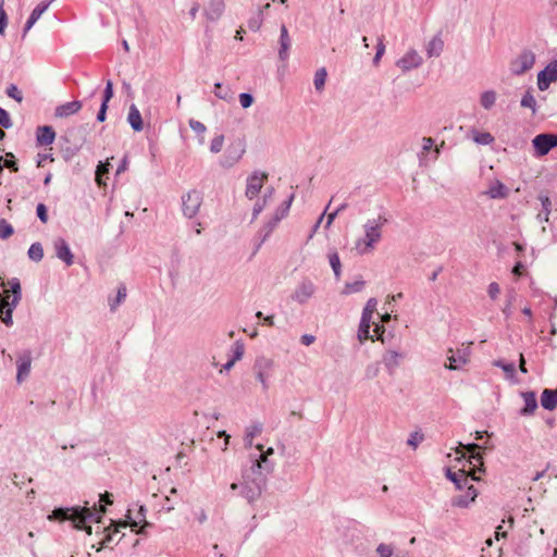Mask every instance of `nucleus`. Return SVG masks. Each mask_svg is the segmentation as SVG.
<instances>
[{"label":"nucleus","instance_id":"2eb2a0df","mask_svg":"<svg viewBox=\"0 0 557 557\" xmlns=\"http://www.w3.org/2000/svg\"><path fill=\"white\" fill-rule=\"evenodd\" d=\"M223 11L224 0H209L205 9L206 15L210 21L219 20Z\"/></svg>","mask_w":557,"mask_h":557},{"label":"nucleus","instance_id":"5fc2aeb1","mask_svg":"<svg viewBox=\"0 0 557 557\" xmlns=\"http://www.w3.org/2000/svg\"><path fill=\"white\" fill-rule=\"evenodd\" d=\"M111 497H112V495L110 493L106 492L104 494H101L100 500L104 502L108 505H111L112 504Z\"/></svg>","mask_w":557,"mask_h":557},{"label":"nucleus","instance_id":"c756f323","mask_svg":"<svg viewBox=\"0 0 557 557\" xmlns=\"http://www.w3.org/2000/svg\"><path fill=\"white\" fill-rule=\"evenodd\" d=\"M496 100V94L494 91H486L481 96V103L484 108L490 109Z\"/></svg>","mask_w":557,"mask_h":557},{"label":"nucleus","instance_id":"f3484780","mask_svg":"<svg viewBox=\"0 0 557 557\" xmlns=\"http://www.w3.org/2000/svg\"><path fill=\"white\" fill-rule=\"evenodd\" d=\"M32 358L29 354L21 356L17 360V382H22L26 379L30 372Z\"/></svg>","mask_w":557,"mask_h":557},{"label":"nucleus","instance_id":"ea45409f","mask_svg":"<svg viewBox=\"0 0 557 557\" xmlns=\"http://www.w3.org/2000/svg\"><path fill=\"white\" fill-rule=\"evenodd\" d=\"M0 125L5 128L11 127V125H12L9 113L2 108H0Z\"/></svg>","mask_w":557,"mask_h":557},{"label":"nucleus","instance_id":"338daca9","mask_svg":"<svg viewBox=\"0 0 557 557\" xmlns=\"http://www.w3.org/2000/svg\"><path fill=\"white\" fill-rule=\"evenodd\" d=\"M261 210H262V207L259 205H256L253 208V216H257Z\"/></svg>","mask_w":557,"mask_h":557},{"label":"nucleus","instance_id":"0e129e2a","mask_svg":"<svg viewBox=\"0 0 557 557\" xmlns=\"http://www.w3.org/2000/svg\"><path fill=\"white\" fill-rule=\"evenodd\" d=\"M234 363H235V359H233V360L228 361L227 363H225V364L223 366V369L221 370V372H222L223 370L228 371V370L234 366Z\"/></svg>","mask_w":557,"mask_h":557},{"label":"nucleus","instance_id":"79ce46f5","mask_svg":"<svg viewBox=\"0 0 557 557\" xmlns=\"http://www.w3.org/2000/svg\"><path fill=\"white\" fill-rule=\"evenodd\" d=\"M126 297V287L121 286L117 290V296L115 302L111 305L112 309H115L117 305H120Z\"/></svg>","mask_w":557,"mask_h":557},{"label":"nucleus","instance_id":"8fccbe9b","mask_svg":"<svg viewBox=\"0 0 557 557\" xmlns=\"http://www.w3.org/2000/svg\"><path fill=\"white\" fill-rule=\"evenodd\" d=\"M499 292H500V288H499L498 284L493 283V284L490 285L488 293H490L492 298H496L497 295L499 294Z\"/></svg>","mask_w":557,"mask_h":557},{"label":"nucleus","instance_id":"58836bf2","mask_svg":"<svg viewBox=\"0 0 557 557\" xmlns=\"http://www.w3.org/2000/svg\"><path fill=\"white\" fill-rule=\"evenodd\" d=\"M521 104L525 108H530L532 110L535 109L536 101L531 94H525L521 100Z\"/></svg>","mask_w":557,"mask_h":557},{"label":"nucleus","instance_id":"cd10ccee","mask_svg":"<svg viewBox=\"0 0 557 557\" xmlns=\"http://www.w3.org/2000/svg\"><path fill=\"white\" fill-rule=\"evenodd\" d=\"M214 95L222 100H230L232 98L231 89L222 88L220 83L214 85Z\"/></svg>","mask_w":557,"mask_h":557},{"label":"nucleus","instance_id":"a878e982","mask_svg":"<svg viewBox=\"0 0 557 557\" xmlns=\"http://www.w3.org/2000/svg\"><path fill=\"white\" fill-rule=\"evenodd\" d=\"M326 70L324 67L319 69L314 74V87L318 91L323 90L326 81Z\"/></svg>","mask_w":557,"mask_h":557},{"label":"nucleus","instance_id":"49530a36","mask_svg":"<svg viewBox=\"0 0 557 557\" xmlns=\"http://www.w3.org/2000/svg\"><path fill=\"white\" fill-rule=\"evenodd\" d=\"M37 215L44 223L48 221L47 209L44 203L37 206Z\"/></svg>","mask_w":557,"mask_h":557},{"label":"nucleus","instance_id":"774afa93","mask_svg":"<svg viewBox=\"0 0 557 557\" xmlns=\"http://www.w3.org/2000/svg\"><path fill=\"white\" fill-rule=\"evenodd\" d=\"M48 159V156H42L40 157V159L38 160V163L37 165L38 166H44V162Z\"/></svg>","mask_w":557,"mask_h":557},{"label":"nucleus","instance_id":"c85d7f7f","mask_svg":"<svg viewBox=\"0 0 557 557\" xmlns=\"http://www.w3.org/2000/svg\"><path fill=\"white\" fill-rule=\"evenodd\" d=\"M189 126L198 135H201L200 143L202 144L203 140H205L203 135H205V133L207 131V127L205 126V124L199 122V121H196V120L191 119V120H189Z\"/></svg>","mask_w":557,"mask_h":557},{"label":"nucleus","instance_id":"09e8293b","mask_svg":"<svg viewBox=\"0 0 557 557\" xmlns=\"http://www.w3.org/2000/svg\"><path fill=\"white\" fill-rule=\"evenodd\" d=\"M462 360H457L454 356L448 357V363L446 367L451 370H456L460 368V364L462 363Z\"/></svg>","mask_w":557,"mask_h":557},{"label":"nucleus","instance_id":"9d476101","mask_svg":"<svg viewBox=\"0 0 557 557\" xmlns=\"http://www.w3.org/2000/svg\"><path fill=\"white\" fill-rule=\"evenodd\" d=\"M314 290L313 283L305 280L296 287L293 298L300 304L306 302L314 294Z\"/></svg>","mask_w":557,"mask_h":557},{"label":"nucleus","instance_id":"052dcab7","mask_svg":"<svg viewBox=\"0 0 557 557\" xmlns=\"http://www.w3.org/2000/svg\"><path fill=\"white\" fill-rule=\"evenodd\" d=\"M339 210H341V209H338L336 212L330 213V214L327 215V220H326V223H325V228H327V227L331 225V223H332V221H333L334 216L336 215V213H337Z\"/></svg>","mask_w":557,"mask_h":557},{"label":"nucleus","instance_id":"2f4dec72","mask_svg":"<svg viewBox=\"0 0 557 557\" xmlns=\"http://www.w3.org/2000/svg\"><path fill=\"white\" fill-rule=\"evenodd\" d=\"M525 400V407L523 409V412L525 413H532L536 409V399L533 394H528L524 396Z\"/></svg>","mask_w":557,"mask_h":557},{"label":"nucleus","instance_id":"1a4fd4ad","mask_svg":"<svg viewBox=\"0 0 557 557\" xmlns=\"http://www.w3.org/2000/svg\"><path fill=\"white\" fill-rule=\"evenodd\" d=\"M267 180L268 175L265 173L252 174L247 182L246 196L249 199H253L256 196H258Z\"/></svg>","mask_w":557,"mask_h":557},{"label":"nucleus","instance_id":"f257e3e1","mask_svg":"<svg viewBox=\"0 0 557 557\" xmlns=\"http://www.w3.org/2000/svg\"><path fill=\"white\" fill-rule=\"evenodd\" d=\"M467 453L457 460L454 470L448 472V476L460 488L468 486V492L459 496V506H467L478 496L476 484L480 482L483 460L476 451L478 445L471 444L466 447Z\"/></svg>","mask_w":557,"mask_h":557},{"label":"nucleus","instance_id":"bb28decb","mask_svg":"<svg viewBox=\"0 0 557 557\" xmlns=\"http://www.w3.org/2000/svg\"><path fill=\"white\" fill-rule=\"evenodd\" d=\"M28 257L34 261H40L44 258V249L39 243L33 244L28 249Z\"/></svg>","mask_w":557,"mask_h":557},{"label":"nucleus","instance_id":"6e6d98bb","mask_svg":"<svg viewBox=\"0 0 557 557\" xmlns=\"http://www.w3.org/2000/svg\"><path fill=\"white\" fill-rule=\"evenodd\" d=\"M257 377L260 381V383L263 385V388H268L265 374L260 371V372H258Z\"/></svg>","mask_w":557,"mask_h":557},{"label":"nucleus","instance_id":"c9c22d12","mask_svg":"<svg viewBox=\"0 0 557 557\" xmlns=\"http://www.w3.org/2000/svg\"><path fill=\"white\" fill-rule=\"evenodd\" d=\"M7 95L16 100L17 102H22L23 100V95L21 92V90L17 88V86L15 85H10L8 88H7Z\"/></svg>","mask_w":557,"mask_h":557},{"label":"nucleus","instance_id":"de8ad7c7","mask_svg":"<svg viewBox=\"0 0 557 557\" xmlns=\"http://www.w3.org/2000/svg\"><path fill=\"white\" fill-rule=\"evenodd\" d=\"M261 433V426L259 425H253L251 426L248 432H247V437L249 438V444L252 443V438L256 436V435H259Z\"/></svg>","mask_w":557,"mask_h":557},{"label":"nucleus","instance_id":"a211bd4d","mask_svg":"<svg viewBox=\"0 0 557 557\" xmlns=\"http://www.w3.org/2000/svg\"><path fill=\"white\" fill-rule=\"evenodd\" d=\"M292 46V40L288 34V30L285 25L281 26V36H280V50L278 55L281 60H286L288 57V50Z\"/></svg>","mask_w":557,"mask_h":557},{"label":"nucleus","instance_id":"9b49d317","mask_svg":"<svg viewBox=\"0 0 557 557\" xmlns=\"http://www.w3.org/2000/svg\"><path fill=\"white\" fill-rule=\"evenodd\" d=\"M244 152H245V149L240 143L232 144L227 148V150L223 157L222 165L223 166H232L242 158Z\"/></svg>","mask_w":557,"mask_h":557},{"label":"nucleus","instance_id":"7c9ffc66","mask_svg":"<svg viewBox=\"0 0 557 557\" xmlns=\"http://www.w3.org/2000/svg\"><path fill=\"white\" fill-rule=\"evenodd\" d=\"M110 163L107 161L106 163H100L96 171V181L99 186L104 185L102 181V176L109 172Z\"/></svg>","mask_w":557,"mask_h":557},{"label":"nucleus","instance_id":"b1692460","mask_svg":"<svg viewBox=\"0 0 557 557\" xmlns=\"http://www.w3.org/2000/svg\"><path fill=\"white\" fill-rule=\"evenodd\" d=\"M472 138L480 145H491L494 141V137L488 132L484 131H473Z\"/></svg>","mask_w":557,"mask_h":557},{"label":"nucleus","instance_id":"ddd939ff","mask_svg":"<svg viewBox=\"0 0 557 557\" xmlns=\"http://www.w3.org/2000/svg\"><path fill=\"white\" fill-rule=\"evenodd\" d=\"M262 493L261 485L255 481L245 482L243 485L242 494L249 502H256Z\"/></svg>","mask_w":557,"mask_h":557},{"label":"nucleus","instance_id":"e2e57ef3","mask_svg":"<svg viewBox=\"0 0 557 557\" xmlns=\"http://www.w3.org/2000/svg\"><path fill=\"white\" fill-rule=\"evenodd\" d=\"M198 11H199V5H198V4H195V5L190 9V16H191L193 18H195V17H196V14L198 13Z\"/></svg>","mask_w":557,"mask_h":557},{"label":"nucleus","instance_id":"680f3d73","mask_svg":"<svg viewBox=\"0 0 557 557\" xmlns=\"http://www.w3.org/2000/svg\"><path fill=\"white\" fill-rule=\"evenodd\" d=\"M128 525L127 521H120L119 523L114 524V532H119V528H125Z\"/></svg>","mask_w":557,"mask_h":557},{"label":"nucleus","instance_id":"6e6552de","mask_svg":"<svg viewBox=\"0 0 557 557\" xmlns=\"http://www.w3.org/2000/svg\"><path fill=\"white\" fill-rule=\"evenodd\" d=\"M533 146L539 156H545L548 151L557 147V135L541 134L533 139Z\"/></svg>","mask_w":557,"mask_h":557},{"label":"nucleus","instance_id":"f8f14e48","mask_svg":"<svg viewBox=\"0 0 557 557\" xmlns=\"http://www.w3.org/2000/svg\"><path fill=\"white\" fill-rule=\"evenodd\" d=\"M57 257L63 260L67 265L73 264V253L70 250L69 245L63 238H58L53 243Z\"/></svg>","mask_w":557,"mask_h":557},{"label":"nucleus","instance_id":"4d7b16f0","mask_svg":"<svg viewBox=\"0 0 557 557\" xmlns=\"http://www.w3.org/2000/svg\"><path fill=\"white\" fill-rule=\"evenodd\" d=\"M456 488L458 490V495L456 496V502L457 504L459 505V496L461 494H466L468 492V486L467 485H463L461 488L459 486L456 485Z\"/></svg>","mask_w":557,"mask_h":557},{"label":"nucleus","instance_id":"39448f33","mask_svg":"<svg viewBox=\"0 0 557 557\" xmlns=\"http://www.w3.org/2000/svg\"><path fill=\"white\" fill-rule=\"evenodd\" d=\"M201 202L202 196L199 191H188L185 196H183L184 214L189 219L194 218L198 213Z\"/></svg>","mask_w":557,"mask_h":557},{"label":"nucleus","instance_id":"0eeeda50","mask_svg":"<svg viewBox=\"0 0 557 557\" xmlns=\"http://www.w3.org/2000/svg\"><path fill=\"white\" fill-rule=\"evenodd\" d=\"M557 81V61H553L537 74V87L540 90H546L552 83Z\"/></svg>","mask_w":557,"mask_h":557},{"label":"nucleus","instance_id":"6ab92c4d","mask_svg":"<svg viewBox=\"0 0 557 557\" xmlns=\"http://www.w3.org/2000/svg\"><path fill=\"white\" fill-rule=\"evenodd\" d=\"M55 139V132L51 126H39L37 128V141L39 145L49 146Z\"/></svg>","mask_w":557,"mask_h":557},{"label":"nucleus","instance_id":"5701e85b","mask_svg":"<svg viewBox=\"0 0 557 557\" xmlns=\"http://www.w3.org/2000/svg\"><path fill=\"white\" fill-rule=\"evenodd\" d=\"M49 2L45 3V2H41L39 3L32 12L27 23H26V26H25V33L28 32L33 25L40 18V16L47 11V9L49 8Z\"/></svg>","mask_w":557,"mask_h":557},{"label":"nucleus","instance_id":"69168bd1","mask_svg":"<svg viewBox=\"0 0 557 557\" xmlns=\"http://www.w3.org/2000/svg\"><path fill=\"white\" fill-rule=\"evenodd\" d=\"M264 322L268 324V325H273L274 323V317L273 315H268L264 318Z\"/></svg>","mask_w":557,"mask_h":557},{"label":"nucleus","instance_id":"dca6fc26","mask_svg":"<svg viewBox=\"0 0 557 557\" xmlns=\"http://www.w3.org/2000/svg\"><path fill=\"white\" fill-rule=\"evenodd\" d=\"M8 286L9 288L8 289H4V296L1 295V298H7L8 300L10 299V293L13 294V298L11 300V305L12 307H16L20 299H21V283L18 281V278H12L10 281H8Z\"/></svg>","mask_w":557,"mask_h":557},{"label":"nucleus","instance_id":"20e7f679","mask_svg":"<svg viewBox=\"0 0 557 557\" xmlns=\"http://www.w3.org/2000/svg\"><path fill=\"white\" fill-rule=\"evenodd\" d=\"M384 222H385V220L384 221L379 220L374 224H371L367 227L364 239H362L356 244V249L360 253H364L366 251H368L372 247V245L380 239L381 227Z\"/></svg>","mask_w":557,"mask_h":557},{"label":"nucleus","instance_id":"c03bdc74","mask_svg":"<svg viewBox=\"0 0 557 557\" xmlns=\"http://www.w3.org/2000/svg\"><path fill=\"white\" fill-rule=\"evenodd\" d=\"M380 557H393V549L391 546L382 544L377 548Z\"/></svg>","mask_w":557,"mask_h":557},{"label":"nucleus","instance_id":"aec40b11","mask_svg":"<svg viewBox=\"0 0 557 557\" xmlns=\"http://www.w3.org/2000/svg\"><path fill=\"white\" fill-rule=\"evenodd\" d=\"M127 122L135 132H140L144 128L141 114L135 104L129 107Z\"/></svg>","mask_w":557,"mask_h":557},{"label":"nucleus","instance_id":"37998d69","mask_svg":"<svg viewBox=\"0 0 557 557\" xmlns=\"http://www.w3.org/2000/svg\"><path fill=\"white\" fill-rule=\"evenodd\" d=\"M7 13L3 9V3L0 2V34H4L7 27Z\"/></svg>","mask_w":557,"mask_h":557},{"label":"nucleus","instance_id":"4be33fe9","mask_svg":"<svg viewBox=\"0 0 557 557\" xmlns=\"http://www.w3.org/2000/svg\"><path fill=\"white\" fill-rule=\"evenodd\" d=\"M541 405L548 410L557 407V391L544 389L541 396Z\"/></svg>","mask_w":557,"mask_h":557},{"label":"nucleus","instance_id":"f704fd0d","mask_svg":"<svg viewBox=\"0 0 557 557\" xmlns=\"http://www.w3.org/2000/svg\"><path fill=\"white\" fill-rule=\"evenodd\" d=\"M5 157L7 158L2 163L3 168L10 169L12 172H17L18 166L16 161L14 160V154L12 152H8Z\"/></svg>","mask_w":557,"mask_h":557},{"label":"nucleus","instance_id":"72a5a7b5","mask_svg":"<svg viewBox=\"0 0 557 557\" xmlns=\"http://www.w3.org/2000/svg\"><path fill=\"white\" fill-rule=\"evenodd\" d=\"M329 259H330V264L335 273V276L338 278L339 277V274H341V261H339V257L337 253H331L329 256Z\"/></svg>","mask_w":557,"mask_h":557},{"label":"nucleus","instance_id":"bf43d9fd","mask_svg":"<svg viewBox=\"0 0 557 557\" xmlns=\"http://www.w3.org/2000/svg\"><path fill=\"white\" fill-rule=\"evenodd\" d=\"M218 436H219V437H224V440H225V446H227V444H228V440H230V435H228L225 431H220V432L218 433ZM223 449L225 450V449H226V447H224Z\"/></svg>","mask_w":557,"mask_h":557},{"label":"nucleus","instance_id":"412c9836","mask_svg":"<svg viewBox=\"0 0 557 557\" xmlns=\"http://www.w3.org/2000/svg\"><path fill=\"white\" fill-rule=\"evenodd\" d=\"M421 62V59L420 57L411 51V52H408L404 58H401L399 61H398V65L401 70H410V69H413V67H417Z\"/></svg>","mask_w":557,"mask_h":557},{"label":"nucleus","instance_id":"864d4df0","mask_svg":"<svg viewBox=\"0 0 557 557\" xmlns=\"http://www.w3.org/2000/svg\"><path fill=\"white\" fill-rule=\"evenodd\" d=\"M422 440V436L418 433H416L411 440L409 441V444L412 445L413 447H417V445L419 444V442Z\"/></svg>","mask_w":557,"mask_h":557},{"label":"nucleus","instance_id":"e433bc0d","mask_svg":"<svg viewBox=\"0 0 557 557\" xmlns=\"http://www.w3.org/2000/svg\"><path fill=\"white\" fill-rule=\"evenodd\" d=\"M13 234V227L5 221L0 223V238L4 239Z\"/></svg>","mask_w":557,"mask_h":557},{"label":"nucleus","instance_id":"a19ab883","mask_svg":"<svg viewBox=\"0 0 557 557\" xmlns=\"http://www.w3.org/2000/svg\"><path fill=\"white\" fill-rule=\"evenodd\" d=\"M112 97H113V84L111 81H108L106 84L102 103H106L108 106V102L111 100Z\"/></svg>","mask_w":557,"mask_h":557},{"label":"nucleus","instance_id":"13d9d810","mask_svg":"<svg viewBox=\"0 0 557 557\" xmlns=\"http://www.w3.org/2000/svg\"><path fill=\"white\" fill-rule=\"evenodd\" d=\"M519 367H520V370L525 373L527 372V368H525V360H524V357L522 354H520V358H519Z\"/></svg>","mask_w":557,"mask_h":557},{"label":"nucleus","instance_id":"7ed1b4c3","mask_svg":"<svg viewBox=\"0 0 557 557\" xmlns=\"http://www.w3.org/2000/svg\"><path fill=\"white\" fill-rule=\"evenodd\" d=\"M389 319L388 313L380 314L372 308L367 307L362 315L359 336L371 341L380 339L384 333L383 323L389 321Z\"/></svg>","mask_w":557,"mask_h":557},{"label":"nucleus","instance_id":"423d86ee","mask_svg":"<svg viewBox=\"0 0 557 557\" xmlns=\"http://www.w3.org/2000/svg\"><path fill=\"white\" fill-rule=\"evenodd\" d=\"M535 62V57L531 52H523L519 54L510 63V71L513 75H521L529 71Z\"/></svg>","mask_w":557,"mask_h":557},{"label":"nucleus","instance_id":"4468645a","mask_svg":"<svg viewBox=\"0 0 557 557\" xmlns=\"http://www.w3.org/2000/svg\"><path fill=\"white\" fill-rule=\"evenodd\" d=\"M82 109V102L81 101H71L63 103L55 108L54 115L57 117L63 119L67 117L72 114L77 113Z\"/></svg>","mask_w":557,"mask_h":557},{"label":"nucleus","instance_id":"3c124183","mask_svg":"<svg viewBox=\"0 0 557 557\" xmlns=\"http://www.w3.org/2000/svg\"><path fill=\"white\" fill-rule=\"evenodd\" d=\"M107 109H108V106L106 103H102L100 107V110L98 112V115H97V120L99 122H103L106 120Z\"/></svg>","mask_w":557,"mask_h":557},{"label":"nucleus","instance_id":"473e14b6","mask_svg":"<svg viewBox=\"0 0 557 557\" xmlns=\"http://www.w3.org/2000/svg\"><path fill=\"white\" fill-rule=\"evenodd\" d=\"M223 145H224V136L218 135L211 140L210 151L213 153H218L222 150Z\"/></svg>","mask_w":557,"mask_h":557},{"label":"nucleus","instance_id":"a18cd8bd","mask_svg":"<svg viewBox=\"0 0 557 557\" xmlns=\"http://www.w3.org/2000/svg\"><path fill=\"white\" fill-rule=\"evenodd\" d=\"M257 448L262 451L263 449V446L262 445H257ZM273 454V448H269L265 453H261L260 455V459L257 461V466L258 468L261 467V462H265L267 461V458L269 455H272Z\"/></svg>","mask_w":557,"mask_h":557},{"label":"nucleus","instance_id":"f03ea898","mask_svg":"<svg viewBox=\"0 0 557 557\" xmlns=\"http://www.w3.org/2000/svg\"><path fill=\"white\" fill-rule=\"evenodd\" d=\"M104 512L106 507L103 505H99L98 507L94 506L92 508L84 507L81 510L77 508H59L53 510L49 518L61 521L71 520L74 528L78 530L85 529L88 534H91V527H87L86 521L100 522L101 516Z\"/></svg>","mask_w":557,"mask_h":557},{"label":"nucleus","instance_id":"393cba45","mask_svg":"<svg viewBox=\"0 0 557 557\" xmlns=\"http://www.w3.org/2000/svg\"><path fill=\"white\" fill-rule=\"evenodd\" d=\"M444 49V41L441 38H433L428 45V53L430 57L438 55Z\"/></svg>","mask_w":557,"mask_h":557},{"label":"nucleus","instance_id":"603ef678","mask_svg":"<svg viewBox=\"0 0 557 557\" xmlns=\"http://www.w3.org/2000/svg\"><path fill=\"white\" fill-rule=\"evenodd\" d=\"M315 341V337L313 335H310V334H305L301 336L300 338V342L306 345V346H309L311 345L313 342Z\"/></svg>","mask_w":557,"mask_h":557},{"label":"nucleus","instance_id":"4c0bfd02","mask_svg":"<svg viewBox=\"0 0 557 557\" xmlns=\"http://www.w3.org/2000/svg\"><path fill=\"white\" fill-rule=\"evenodd\" d=\"M239 102L244 109H247L253 103V97L250 94L243 92L239 95Z\"/></svg>","mask_w":557,"mask_h":557}]
</instances>
